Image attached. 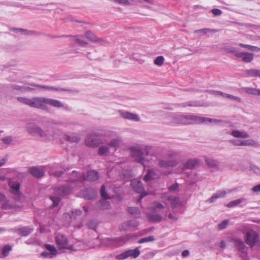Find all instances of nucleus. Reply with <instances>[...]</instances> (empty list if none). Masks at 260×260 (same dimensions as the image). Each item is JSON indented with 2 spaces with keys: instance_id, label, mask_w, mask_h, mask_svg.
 I'll return each mask as SVG.
<instances>
[{
  "instance_id": "774afa93",
  "label": "nucleus",
  "mask_w": 260,
  "mask_h": 260,
  "mask_svg": "<svg viewBox=\"0 0 260 260\" xmlns=\"http://www.w3.org/2000/svg\"><path fill=\"white\" fill-rule=\"evenodd\" d=\"M41 34L39 32L31 30H28L27 29L26 35L27 36H40Z\"/></svg>"
},
{
  "instance_id": "79ce46f5",
  "label": "nucleus",
  "mask_w": 260,
  "mask_h": 260,
  "mask_svg": "<svg viewBox=\"0 0 260 260\" xmlns=\"http://www.w3.org/2000/svg\"><path fill=\"white\" fill-rule=\"evenodd\" d=\"M44 88L48 90H52L55 91H69L71 92L73 91V90L70 89H67L61 87H55L52 86H45Z\"/></svg>"
},
{
  "instance_id": "4468645a",
  "label": "nucleus",
  "mask_w": 260,
  "mask_h": 260,
  "mask_svg": "<svg viewBox=\"0 0 260 260\" xmlns=\"http://www.w3.org/2000/svg\"><path fill=\"white\" fill-rule=\"evenodd\" d=\"M85 179L84 175L78 173L76 171H73L71 174H69L68 181L71 182H82Z\"/></svg>"
},
{
  "instance_id": "052dcab7",
  "label": "nucleus",
  "mask_w": 260,
  "mask_h": 260,
  "mask_svg": "<svg viewBox=\"0 0 260 260\" xmlns=\"http://www.w3.org/2000/svg\"><path fill=\"white\" fill-rule=\"evenodd\" d=\"M3 143L5 144L8 145L10 144L13 140V137L12 136H7L3 137L2 139Z\"/></svg>"
},
{
  "instance_id": "7c9ffc66",
  "label": "nucleus",
  "mask_w": 260,
  "mask_h": 260,
  "mask_svg": "<svg viewBox=\"0 0 260 260\" xmlns=\"http://www.w3.org/2000/svg\"><path fill=\"white\" fill-rule=\"evenodd\" d=\"M98 173L94 170H91L87 172V179L89 181H94L98 179Z\"/></svg>"
},
{
  "instance_id": "a18cd8bd",
  "label": "nucleus",
  "mask_w": 260,
  "mask_h": 260,
  "mask_svg": "<svg viewBox=\"0 0 260 260\" xmlns=\"http://www.w3.org/2000/svg\"><path fill=\"white\" fill-rule=\"evenodd\" d=\"M244 91L248 93L253 95H257L258 93V89L252 88V87H245Z\"/></svg>"
},
{
  "instance_id": "9b49d317",
  "label": "nucleus",
  "mask_w": 260,
  "mask_h": 260,
  "mask_svg": "<svg viewBox=\"0 0 260 260\" xmlns=\"http://www.w3.org/2000/svg\"><path fill=\"white\" fill-rule=\"evenodd\" d=\"M231 241L234 243L235 247L240 252H245V251L248 249L244 242L240 238H233L231 239Z\"/></svg>"
},
{
  "instance_id": "0eeeda50",
  "label": "nucleus",
  "mask_w": 260,
  "mask_h": 260,
  "mask_svg": "<svg viewBox=\"0 0 260 260\" xmlns=\"http://www.w3.org/2000/svg\"><path fill=\"white\" fill-rule=\"evenodd\" d=\"M72 187L69 184L56 187L54 190L55 195L64 196L69 195L72 191Z\"/></svg>"
},
{
  "instance_id": "6e6552de",
  "label": "nucleus",
  "mask_w": 260,
  "mask_h": 260,
  "mask_svg": "<svg viewBox=\"0 0 260 260\" xmlns=\"http://www.w3.org/2000/svg\"><path fill=\"white\" fill-rule=\"evenodd\" d=\"M10 230L21 236L26 237L34 231V228L31 226H26L18 229H13Z\"/></svg>"
},
{
  "instance_id": "49530a36",
  "label": "nucleus",
  "mask_w": 260,
  "mask_h": 260,
  "mask_svg": "<svg viewBox=\"0 0 260 260\" xmlns=\"http://www.w3.org/2000/svg\"><path fill=\"white\" fill-rule=\"evenodd\" d=\"M100 192H101V197L103 199H104L105 200H107V199H110V197L108 195V194L107 193V192L106 191V187L104 185H103L102 186L101 190H100Z\"/></svg>"
},
{
  "instance_id": "f03ea898",
  "label": "nucleus",
  "mask_w": 260,
  "mask_h": 260,
  "mask_svg": "<svg viewBox=\"0 0 260 260\" xmlns=\"http://www.w3.org/2000/svg\"><path fill=\"white\" fill-rule=\"evenodd\" d=\"M175 122L182 125L201 124L207 122L216 121L215 119L203 117L193 115H180L175 117Z\"/></svg>"
},
{
  "instance_id": "6e6d98bb",
  "label": "nucleus",
  "mask_w": 260,
  "mask_h": 260,
  "mask_svg": "<svg viewBox=\"0 0 260 260\" xmlns=\"http://www.w3.org/2000/svg\"><path fill=\"white\" fill-rule=\"evenodd\" d=\"M119 145V140L118 139H113L110 141L109 145L111 147L116 148Z\"/></svg>"
},
{
  "instance_id": "8fccbe9b",
  "label": "nucleus",
  "mask_w": 260,
  "mask_h": 260,
  "mask_svg": "<svg viewBox=\"0 0 260 260\" xmlns=\"http://www.w3.org/2000/svg\"><path fill=\"white\" fill-rule=\"evenodd\" d=\"M164 57L162 56H157L154 60V63L158 66H161L164 62Z\"/></svg>"
},
{
  "instance_id": "09e8293b",
  "label": "nucleus",
  "mask_w": 260,
  "mask_h": 260,
  "mask_svg": "<svg viewBox=\"0 0 260 260\" xmlns=\"http://www.w3.org/2000/svg\"><path fill=\"white\" fill-rule=\"evenodd\" d=\"M153 206L151 207V210L153 211H156V209H163L164 208V206L157 202H155L153 203Z\"/></svg>"
},
{
  "instance_id": "cd10ccee",
  "label": "nucleus",
  "mask_w": 260,
  "mask_h": 260,
  "mask_svg": "<svg viewBox=\"0 0 260 260\" xmlns=\"http://www.w3.org/2000/svg\"><path fill=\"white\" fill-rule=\"evenodd\" d=\"M11 188V192L15 195H19L20 183L18 182H14L12 184H9Z\"/></svg>"
},
{
  "instance_id": "6ab92c4d",
  "label": "nucleus",
  "mask_w": 260,
  "mask_h": 260,
  "mask_svg": "<svg viewBox=\"0 0 260 260\" xmlns=\"http://www.w3.org/2000/svg\"><path fill=\"white\" fill-rule=\"evenodd\" d=\"M178 165V162L175 159L172 160H162L160 159L158 161V165L161 168H168L170 167H174Z\"/></svg>"
},
{
  "instance_id": "bb28decb",
  "label": "nucleus",
  "mask_w": 260,
  "mask_h": 260,
  "mask_svg": "<svg viewBox=\"0 0 260 260\" xmlns=\"http://www.w3.org/2000/svg\"><path fill=\"white\" fill-rule=\"evenodd\" d=\"M63 138L71 143H78L81 140L79 135L76 134H73L71 135H64Z\"/></svg>"
},
{
  "instance_id": "c03bdc74",
  "label": "nucleus",
  "mask_w": 260,
  "mask_h": 260,
  "mask_svg": "<svg viewBox=\"0 0 260 260\" xmlns=\"http://www.w3.org/2000/svg\"><path fill=\"white\" fill-rule=\"evenodd\" d=\"M50 199L53 202L52 205L51 206V208L56 207L61 201V199L58 197L50 196Z\"/></svg>"
},
{
  "instance_id": "e433bc0d",
  "label": "nucleus",
  "mask_w": 260,
  "mask_h": 260,
  "mask_svg": "<svg viewBox=\"0 0 260 260\" xmlns=\"http://www.w3.org/2000/svg\"><path fill=\"white\" fill-rule=\"evenodd\" d=\"M12 249V246L10 245H5L2 249V254H0V257H5L7 256Z\"/></svg>"
},
{
  "instance_id": "37998d69",
  "label": "nucleus",
  "mask_w": 260,
  "mask_h": 260,
  "mask_svg": "<svg viewBox=\"0 0 260 260\" xmlns=\"http://www.w3.org/2000/svg\"><path fill=\"white\" fill-rule=\"evenodd\" d=\"M216 30L215 29H211V28H203L200 29H197L194 31V33L199 34V33H203V34H207L209 32H215Z\"/></svg>"
},
{
  "instance_id": "473e14b6",
  "label": "nucleus",
  "mask_w": 260,
  "mask_h": 260,
  "mask_svg": "<svg viewBox=\"0 0 260 260\" xmlns=\"http://www.w3.org/2000/svg\"><path fill=\"white\" fill-rule=\"evenodd\" d=\"M127 255V257H132L133 258H137L140 254V251L138 247L134 249H129L126 251Z\"/></svg>"
},
{
  "instance_id": "4be33fe9",
  "label": "nucleus",
  "mask_w": 260,
  "mask_h": 260,
  "mask_svg": "<svg viewBox=\"0 0 260 260\" xmlns=\"http://www.w3.org/2000/svg\"><path fill=\"white\" fill-rule=\"evenodd\" d=\"M167 200L170 202L172 208L183 206V202L180 201L179 197L170 196L167 197Z\"/></svg>"
},
{
  "instance_id": "680f3d73",
  "label": "nucleus",
  "mask_w": 260,
  "mask_h": 260,
  "mask_svg": "<svg viewBox=\"0 0 260 260\" xmlns=\"http://www.w3.org/2000/svg\"><path fill=\"white\" fill-rule=\"evenodd\" d=\"M126 258H127V255L126 251H124V252H122L119 254L116 255L115 256V258L117 260H123L126 259Z\"/></svg>"
},
{
  "instance_id": "7ed1b4c3",
  "label": "nucleus",
  "mask_w": 260,
  "mask_h": 260,
  "mask_svg": "<svg viewBox=\"0 0 260 260\" xmlns=\"http://www.w3.org/2000/svg\"><path fill=\"white\" fill-rule=\"evenodd\" d=\"M27 132L31 136L39 137L43 140H48L50 138V135L47 130L43 129L35 123L30 122L26 127Z\"/></svg>"
},
{
  "instance_id": "0e129e2a",
  "label": "nucleus",
  "mask_w": 260,
  "mask_h": 260,
  "mask_svg": "<svg viewBox=\"0 0 260 260\" xmlns=\"http://www.w3.org/2000/svg\"><path fill=\"white\" fill-rule=\"evenodd\" d=\"M121 176L124 179H129L132 177L131 172L129 170H125L123 171Z\"/></svg>"
},
{
  "instance_id": "20e7f679",
  "label": "nucleus",
  "mask_w": 260,
  "mask_h": 260,
  "mask_svg": "<svg viewBox=\"0 0 260 260\" xmlns=\"http://www.w3.org/2000/svg\"><path fill=\"white\" fill-rule=\"evenodd\" d=\"M244 241L252 248L254 246L260 245V238L258 233L253 230L247 231L244 235Z\"/></svg>"
},
{
  "instance_id": "a878e982",
  "label": "nucleus",
  "mask_w": 260,
  "mask_h": 260,
  "mask_svg": "<svg viewBox=\"0 0 260 260\" xmlns=\"http://www.w3.org/2000/svg\"><path fill=\"white\" fill-rule=\"evenodd\" d=\"M101 243L105 246H112L117 244L116 237L112 238L108 237L102 239Z\"/></svg>"
},
{
  "instance_id": "72a5a7b5",
  "label": "nucleus",
  "mask_w": 260,
  "mask_h": 260,
  "mask_svg": "<svg viewBox=\"0 0 260 260\" xmlns=\"http://www.w3.org/2000/svg\"><path fill=\"white\" fill-rule=\"evenodd\" d=\"M127 212L131 214L134 215L136 218H138L141 215L140 210L137 207H128Z\"/></svg>"
},
{
  "instance_id": "b1692460",
  "label": "nucleus",
  "mask_w": 260,
  "mask_h": 260,
  "mask_svg": "<svg viewBox=\"0 0 260 260\" xmlns=\"http://www.w3.org/2000/svg\"><path fill=\"white\" fill-rule=\"evenodd\" d=\"M244 76L247 77L252 78H260V70L251 69L249 70H246L244 72Z\"/></svg>"
},
{
  "instance_id": "4c0bfd02",
  "label": "nucleus",
  "mask_w": 260,
  "mask_h": 260,
  "mask_svg": "<svg viewBox=\"0 0 260 260\" xmlns=\"http://www.w3.org/2000/svg\"><path fill=\"white\" fill-rule=\"evenodd\" d=\"M245 201H246V199L241 198L239 199L234 200V201L230 202V203H229L227 204L226 206L229 208H232V207L237 206L239 204H240L242 202Z\"/></svg>"
},
{
  "instance_id": "dca6fc26",
  "label": "nucleus",
  "mask_w": 260,
  "mask_h": 260,
  "mask_svg": "<svg viewBox=\"0 0 260 260\" xmlns=\"http://www.w3.org/2000/svg\"><path fill=\"white\" fill-rule=\"evenodd\" d=\"M235 56L238 58H242V60L245 63L251 62L254 59V54L247 52L236 53Z\"/></svg>"
},
{
  "instance_id": "5701e85b",
  "label": "nucleus",
  "mask_w": 260,
  "mask_h": 260,
  "mask_svg": "<svg viewBox=\"0 0 260 260\" xmlns=\"http://www.w3.org/2000/svg\"><path fill=\"white\" fill-rule=\"evenodd\" d=\"M226 191L225 190H218L216 193H214L207 202L210 203H213L215 202L217 199L224 197Z\"/></svg>"
},
{
  "instance_id": "5fc2aeb1",
  "label": "nucleus",
  "mask_w": 260,
  "mask_h": 260,
  "mask_svg": "<svg viewBox=\"0 0 260 260\" xmlns=\"http://www.w3.org/2000/svg\"><path fill=\"white\" fill-rule=\"evenodd\" d=\"M10 30L11 31L15 32L16 33L17 32H20L22 34H24L25 35H26L27 29H24V28H15L12 27L10 28Z\"/></svg>"
},
{
  "instance_id": "f8f14e48",
  "label": "nucleus",
  "mask_w": 260,
  "mask_h": 260,
  "mask_svg": "<svg viewBox=\"0 0 260 260\" xmlns=\"http://www.w3.org/2000/svg\"><path fill=\"white\" fill-rule=\"evenodd\" d=\"M7 88L8 91L11 92L16 90L20 92H25L28 91H30L32 89L31 88L28 86L18 85L16 84H9L7 86Z\"/></svg>"
},
{
  "instance_id": "338daca9",
  "label": "nucleus",
  "mask_w": 260,
  "mask_h": 260,
  "mask_svg": "<svg viewBox=\"0 0 260 260\" xmlns=\"http://www.w3.org/2000/svg\"><path fill=\"white\" fill-rule=\"evenodd\" d=\"M179 106L183 107H185L186 106H190V107L198 106V105L197 104H196L194 102H189V103H184L180 104H179Z\"/></svg>"
},
{
  "instance_id": "aec40b11",
  "label": "nucleus",
  "mask_w": 260,
  "mask_h": 260,
  "mask_svg": "<svg viewBox=\"0 0 260 260\" xmlns=\"http://www.w3.org/2000/svg\"><path fill=\"white\" fill-rule=\"evenodd\" d=\"M83 196L87 200H92L96 198L97 192L93 188H87L85 189Z\"/></svg>"
},
{
  "instance_id": "393cba45",
  "label": "nucleus",
  "mask_w": 260,
  "mask_h": 260,
  "mask_svg": "<svg viewBox=\"0 0 260 260\" xmlns=\"http://www.w3.org/2000/svg\"><path fill=\"white\" fill-rule=\"evenodd\" d=\"M158 178V175L153 170L149 169L144 177L143 180L145 182L151 180L156 179Z\"/></svg>"
},
{
  "instance_id": "603ef678",
  "label": "nucleus",
  "mask_w": 260,
  "mask_h": 260,
  "mask_svg": "<svg viewBox=\"0 0 260 260\" xmlns=\"http://www.w3.org/2000/svg\"><path fill=\"white\" fill-rule=\"evenodd\" d=\"M155 240V238L153 236H148L144 238H142L138 241L139 243H143L145 242H151Z\"/></svg>"
},
{
  "instance_id": "e2e57ef3",
  "label": "nucleus",
  "mask_w": 260,
  "mask_h": 260,
  "mask_svg": "<svg viewBox=\"0 0 260 260\" xmlns=\"http://www.w3.org/2000/svg\"><path fill=\"white\" fill-rule=\"evenodd\" d=\"M230 143H231L232 145L236 146H240L242 145V142L241 140H237V139H233L230 140Z\"/></svg>"
},
{
  "instance_id": "f704fd0d",
  "label": "nucleus",
  "mask_w": 260,
  "mask_h": 260,
  "mask_svg": "<svg viewBox=\"0 0 260 260\" xmlns=\"http://www.w3.org/2000/svg\"><path fill=\"white\" fill-rule=\"evenodd\" d=\"M134 237H135L134 235H133L132 234H128L125 236L116 237V239L117 243L118 244L120 242L125 243L126 242L128 241L130 239Z\"/></svg>"
},
{
  "instance_id": "a19ab883",
  "label": "nucleus",
  "mask_w": 260,
  "mask_h": 260,
  "mask_svg": "<svg viewBox=\"0 0 260 260\" xmlns=\"http://www.w3.org/2000/svg\"><path fill=\"white\" fill-rule=\"evenodd\" d=\"M45 247L50 251L51 254L56 255L57 253V250L55 248V246L53 245L46 244L44 245Z\"/></svg>"
},
{
  "instance_id": "a211bd4d",
  "label": "nucleus",
  "mask_w": 260,
  "mask_h": 260,
  "mask_svg": "<svg viewBox=\"0 0 260 260\" xmlns=\"http://www.w3.org/2000/svg\"><path fill=\"white\" fill-rule=\"evenodd\" d=\"M138 226V222L136 221L129 220L123 222L120 226L119 230L122 231H127L132 228Z\"/></svg>"
},
{
  "instance_id": "de8ad7c7",
  "label": "nucleus",
  "mask_w": 260,
  "mask_h": 260,
  "mask_svg": "<svg viewBox=\"0 0 260 260\" xmlns=\"http://www.w3.org/2000/svg\"><path fill=\"white\" fill-rule=\"evenodd\" d=\"M242 146H255L256 143L254 140L252 139H248L245 140H242Z\"/></svg>"
},
{
  "instance_id": "3c124183",
  "label": "nucleus",
  "mask_w": 260,
  "mask_h": 260,
  "mask_svg": "<svg viewBox=\"0 0 260 260\" xmlns=\"http://www.w3.org/2000/svg\"><path fill=\"white\" fill-rule=\"evenodd\" d=\"M17 99L19 102L29 106L30 99L26 97H17Z\"/></svg>"
},
{
  "instance_id": "39448f33",
  "label": "nucleus",
  "mask_w": 260,
  "mask_h": 260,
  "mask_svg": "<svg viewBox=\"0 0 260 260\" xmlns=\"http://www.w3.org/2000/svg\"><path fill=\"white\" fill-rule=\"evenodd\" d=\"M129 149L131 155L135 161L144 166L146 159L144 157V154L142 149L137 147H132Z\"/></svg>"
},
{
  "instance_id": "69168bd1",
  "label": "nucleus",
  "mask_w": 260,
  "mask_h": 260,
  "mask_svg": "<svg viewBox=\"0 0 260 260\" xmlns=\"http://www.w3.org/2000/svg\"><path fill=\"white\" fill-rule=\"evenodd\" d=\"M113 1L123 6H129L130 5L128 0H113Z\"/></svg>"
},
{
  "instance_id": "2eb2a0df",
  "label": "nucleus",
  "mask_w": 260,
  "mask_h": 260,
  "mask_svg": "<svg viewBox=\"0 0 260 260\" xmlns=\"http://www.w3.org/2000/svg\"><path fill=\"white\" fill-rule=\"evenodd\" d=\"M200 160L197 158L187 160L183 166V169H195L200 165Z\"/></svg>"
},
{
  "instance_id": "bf43d9fd",
  "label": "nucleus",
  "mask_w": 260,
  "mask_h": 260,
  "mask_svg": "<svg viewBox=\"0 0 260 260\" xmlns=\"http://www.w3.org/2000/svg\"><path fill=\"white\" fill-rule=\"evenodd\" d=\"M82 211L80 209H74L71 211V218H75V216L81 215Z\"/></svg>"
},
{
  "instance_id": "423d86ee",
  "label": "nucleus",
  "mask_w": 260,
  "mask_h": 260,
  "mask_svg": "<svg viewBox=\"0 0 260 260\" xmlns=\"http://www.w3.org/2000/svg\"><path fill=\"white\" fill-rule=\"evenodd\" d=\"M103 140L101 136L96 134H92L87 136L85 140V144L89 147H95L102 144Z\"/></svg>"
},
{
  "instance_id": "c756f323",
  "label": "nucleus",
  "mask_w": 260,
  "mask_h": 260,
  "mask_svg": "<svg viewBox=\"0 0 260 260\" xmlns=\"http://www.w3.org/2000/svg\"><path fill=\"white\" fill-rule=\"evenodd\" d=\"M85 37L90 41L95 42H101L102 40L98 38L90 30H87L85 32Z\"/></svg>"
},
{
  "instance_id": "c9c22d12",
  "label": "nucleus",
  "mask_w": 260,
  "mask_h": 260,
  "mask_svg": "<svg viewBox=\"0 0 260 260\" xmlns=\"http://www.w3.org/2000/svg\"><path fill=\"white\" fill-rule=\"evenodd\" d=\"M240 47L245 48L249 51H254V52H258L260 51V48L254 46H251L250 45L244 44L243 43H240L239 45Z\"/></svg>"
},
{
  "instance_id": "ddd939ff",
  "label": "nucleus",
  "mask_w": 260,
  "mask_h": 260,
  "mask_svg": "<svg viewBox=\"0 0 260 260\" xmlns=\"http://www.w3.org/2000/svg\"><path fill=\"white\" fill-rule=\"evenodd\" d=\"M118 112L120 116L124 119L134 121H139L140 120L139 116L136 114L121 110H119Z\"/></svg>"
},
{
  "instance_id": "c85d7f7f",
  "label": "nucleus",
  "mask_w": 260,
  "mask_h": 260,
  "mask_svg": "<svg viewBox=\"0 0 260 260\" xmlns=\"http://www.w3.org/2000/svg\"><path fill=\"white\" fill-rule=\"evenodd\" d=\"M231 135L237 138H247L249 137V135L245 131H239L238 130H233L231 132Z\"/></svg>"
},
{
  "instance_id": "9d476101",
  "label": "nucleus",
  "mask_w": 260,
  "mask_h": 260,
  "mask_svg": "<svg viewBox=\"0 0 260 260\" xmlns=\"http://www.w3.org/2000/svg\"><path fill=\"white\" fill-rule=\"evenodd\" d=\"M131 186L133 190L137 193H142L144 191V188L142 181L137 178L131 180Z\"/></svg>"
},
{
  "instance_id": "13d9d810",
  "label": "nucleus",
  "mask_w": 260,
  "mask_h": 260,
  "mask_svg": "<svg viewBox=\"0 0 260 260\" xmlns=\"http://www.w3.org/2000/svg\"><path fill=\"white\" fill-rule=\"evenodd\" d=\"M88 228L91 230H95L97 226V223L93 220H91L87 223Z\"/></svg>"
},
{
  "instance_id": "864d4df0",
  "label": "nucleus",
  "mask_w": 260,
  "mask_h": 260,
  "mask_svg": "<svg viewBox=\"0 0 260 260\" xmlns=\"http://www.w3.org/2000/svg\"><path fill=\"white\" fill-rule=\"evenodd\" d=\"M229 223V219H225L218 224V229L219 230H222L226 228Z\"/></svg>"
},
{
  "instance_id": "ea45409f",
  "label": "nucleus",
  "mask_w": 260,
  "mask_h": 260,
  "mask_svg": "<svg viewBox=\"0 0 260 260\" xmlns=\"http://www.w3.org/2000/svg\"><path fill=\"white\" fill-rule=\"evenodd\" d=\"M109 153V148L105 146H101L99 148L98 155L100 156L107 155Z\"/></svg>"
},
{
  "instance_id": "58836bf2",
  "label": "nucleus",
  "mask_w": 260,
  "mask_h": 260,
  "mask_svg": "<svg viewBox=\"0 0 260 260\" xmlns=\"http://www.w3.org/2000/svg\"><path fill=\"white\" fill-rule=\"evenodd\" d=\"M205 162L206 164L210 167L217 168L218 167L219 162L216 160L210 158H206L205 159Z\"/></svg>"
},
{
  "instance_id": "2f4dec72",
  "label": "nucleus",
  "mask_w": 260,
  "mask_h": 260,
  "mask_svg": "<svg viewBox=\"0 0 260 260\" xmlns=\"http://www.w3.org/2000/svg\"><path fill=\"white\" fill-rule=\"evenodd\" d=\"M3 202H4V203H2L1 205V208L3 209L7 210L14 209L17 207V206L16 205L10 203L9 201L7 199L6 196L5 200H4Z\"/></svg>"
},
{
  "instance_id": "4d7b16f0",
  "label": "nucleus",
  "mask_w": 260,
  "mask_h": 260,
  "mask_svg": "<svg viewBox=\"0 0 260 260\" xmlns=\"http://www.w3.org/2000/svg\"><path fill=\"white\" fill-rule=\"evenodd\" d=\"M74 41L79 46H80L81 47H85V46H86L88 44V43L87 42H86L85 41H84L83 40H82V39H80L78 38H76L74 40Z\"/></svg>"
},
{
  "instance_id": "412c9836",
  "label": "nucleus",
  "mask_w": 260,
  "mask_h": 260,
  "mask_svg": "<svg viewBox=\"0 0 260 260\" xmlns=\"http://www.w3.org/2000/svg\"><path fill=\"white\" fill-rule=\"evenodd\" d=\"M146 216L148 220L153 223L159 222L162 220L161 215L153 212H147Z\"/></svg>"
},
{
  "instance_id": "1a4fd4ad",
  "label": "nucleus",
  "mask_w": 260,
  "mask_h": 260,
  "mask_svg": "<svg viewBox=\"0 0 260 260\" xmlns=\"http://www.w3.org/2000/svg\"><path fill=\"white\" fill-rule=\"evenodd\" d=\"M55 242L56 244L59 246V249H61L66 247L68 242V239L67 237L61 233H58L56 234L55 238Z\"/></svg>"
},
{
  "instance_id": "f3484780",
  "label": "nucleus",
  "mask_w": 260,
  "mask_h": 260,
  "mask_svg": "<svg viewBox=\"0 0 260 260\" xmlns=\"http://www.w3.org/2000/svg\"><path fill=\"white\" fill-rule=\"evenodd\" d=\"M28 173L34 177L40 178L45 175L44 171L37 167H31L28 168Z\"/></svg>"
},
{
  "instance_id": "f257e3e1",
  "label": "nucleus",
  "mask_w": 260,
  "mask_h": 260,
  "mask_svg": "<svg viewBox=\"0 0 260 260\" xmlns=\"http://www.w3.org/2000/svg\"><path fill=\"white\" fill-rule=\"evenodd\" d=\"M46 104L57 108H63L68 109V106L64 104L59 100L45 97H34L30 99L29 107L48 111L49 108Z\"/></svg>"
}]
</instances>
